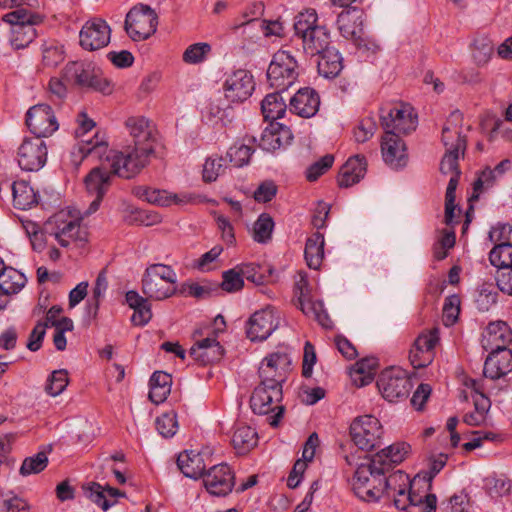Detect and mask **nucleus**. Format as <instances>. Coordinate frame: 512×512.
<instances>
[{
  "instance_id": "f257e3e1",
  "label": "nucleus",
  "mask_w": 512,
  "mask_h": 512,
  "mask_svg": "<svg viewBox=\"0 0 512 512\" xmlns=\"http://www.w3.org/2000/svg\"><path fill=\"white\" fill-rule=\"evenodd\" d=\"M153 153L151 146L142 148L141 146L128 145L123 151L109 150L107 142L96 134L94 138L83 140L73 149L71 161L77 169L86 157H96L101 160L105 156V161L109 163L113 174L130 179L147 166L149 157Z\"/></svg>"
},
{
  "instance_id": "f03ea898",
  "label": "nucleus",
  "mask_w": 512,
  "mask_h": 512,
  "mask_svg": "<svg viewBox=\"0 0 512 512\" xmlns=\"http://www.w3.org/2000/svg\"><path fill=\"white\" fill-rule=\"evenodd\" d=\"M294 36L301 40L303 51L308 56H316L330 47V32L318 24L315 9L299 12L294 18Z\"/></svg>"
},
{
  "instance_id": "7ed1b4c3",
  "label": "nucleus",
  "mask_w": 512,
  "mask_h": 512,
  "mask_svg": "<svg viewBox=\"0 0 512 512\" xmlns=\"http://www.w3.org/2000/svg\"><path fill=\"white\" fill-rule=\"evenodd\" d=\"M487 343H496L501 338L502 345L492 348L484 363V376L492 380L504 377L512 371V350L506 346L510 342V332L504 322L491 323L487 327Z\"/></svg>"
},
{
  "instance_id": "20e7f679",
  "label": "nucleus",
  "mask_w": 512,
  "mask_h": 512,
  "mask_svg": "<svg viewBox=\"0 0 512 512\" xmlns=\"http://www.w3.org/2000/svg\"><path fill=\"white\" fill-rule=\"evenodd\" d=\"M381 464V456H372L369 462L357 467L353 477V490L362 501L378 502L384 496L383 476L387 472Z\"/></svg>"
},
{
  "instance_id": "39448f33",
  "label": "nucleus",
  "mask_w": 512,
  "mask_h": 512,
  "mask_svg": "<svg viewBox=\"0 0 512 512\" xmlns=\"http://www.w3.org/2000/svg\"><path fill=\"white\" fill-rule=\"evenodd\" d=\"M62 78L72 86L109 95L113 91L112 83L102 70L92 63L73 61L65 65Z\"/></svg>"
},
{
  "instance_id": "423d86ee",
  "label": "nucleus",
  "mask_w": 512,
  "mask_h": 512,
  "mask_svg": "<svg viewBox=\"0 0 512 512\" xmlns=\"http://www.w3.org/2000/svg\"><path fill=\"white\" fill-rule=\"evenodd\" d=\"M177 274L168 265H149L142 278V292L150 299L163 300L176 292Z\"/></svg>"
},
{
  "instance_id": "0eeeda50",
  "label": "nucleus",
  "mask_w": 512,
  "mask_h": 512,
  "mask_svg": "<svg viewBox=\"0 0 512 512\" xmlns=\"http://www.w3.org/2000/svg\"><path fill=\"white\" fill-rule=\"evenodd\" d=\"M282 399V386L276 381L261 379V383L254 389L250 397V407L255 414L266 415L277 412L270 417V425L276 427L283 416L284 407L273 406Z\"/></svg>"
},
{
  "instance_id": "6e6552de",
  "label": "nucleus",
  "mask_w": 512,
  "mask_h": 512,
  "mask_svg": "<svg viewBox=\"0 0 512 512\" xmlns=\"http://www.w3.org/2000/svg\"><path fill=\"white\" fill-rule=\"evenodd\" d=\"M3 20L11 24V45L23 49L35 39V25L42 22V17L26 9H17L4 15Z\"/></svg>"
},
{
  "instance_id": "1a4fd4ad",
  "label": "nucleus",
  "mask_w": 512,
  "mask_h": 512,
  "mask_svg": "<svg viewBox=\"0 0 512 512\" xmlns=\"http://www.w3.org/2000/svg\"><path fill=\"white\" fill-rule=\"evenodd\" d=\"M299 76L298 63L288 51H277L267 70L269 86L278 91H286Z\"/></svg>"
},
{
  "instance_id": "9d476101",
  "label": "nucleus",
  "mask_w": 512,
  "mask_h": 512,
  "mask_svg": "<svg viewBox=\"0 0 512 512\" xmlns=\"http://www.w3.org/2000/svg\"><path fill=\"white\" fill-rule=\"evenodd\" d=\"M158 26V15L150 6L137 4L126 14L124 29L133 41H143L152 36Z\"/></svg>"
},
{
  "instance_id": "9b49d317",
  "label": "nucleus",
  "mask_w": 512,
  "mask_h": 512,
  "mask_svg": "<svg viewBox=\"0 0 512 512\" xmlns=\"http://www.w3.org/2000/svg\"><path fill=\"white\" fill-rule=\"evenodd\" d=\"M46 232L54 236L62 247H68L72 243L82 245L87 241V232L81 226L78 219H71L64 213H59L50 218L45 225Z\"/></svg>"
},
{
  "instance_id": "f8f14e48",
  "label": "nucleus",
  "mask_w": 512,
  "mask_h": 512,
  "mask_svg": "<svg viewBox=\"0 0 512 512\" xmlns=\"http://www.w3.org/2000/svg\"><path fill=\"white\" fill-rule=\"evenodd\" d=\"M382 425L372 415L355 418L350 425V436L354 444L361 450L370 451L380 443Z\"/></svg>"
},
{
  "instance_id": "ddd939ff",
  "label": "nucleus",
  "mask_w": 512,
  "mask_h": 512,
  "mask_svg": "<svg viewBox=\"0 0 512 512\" xmlns=\"http://www.w3.org/2000/svg\"><path fill=\"white\" fill-rule=\"evenodd\" d=\"M377 386L386 400L394 402L409 395L412 389V382L406 371L401 368L391 367L380 374Z\"/></svg>"
},
{
  "instance_id": "4468645a",
  "label": "nucleus",
  "mask_w": 512,
  "mask_h": 512,
  "mask_svg": "<svg viewBox=\"0 0 512 512\" xmlns=\"http://www.w3.org/2000/svg\"><path fill=\"white\" fill-rule=\"evenodd\" d=\"M47 146L39 137H26L17 150V162L22 170L39 171L47 162Z\"/></svg>"
},
{
  "instance_id": "2eb2a0df",
  "label": "nucleus",
  "mask_w": 512,
  "mask_h": 512,
  "mask_svg": "<svg viewBox=\"0 0 512 512\" xmlns=\"http://www.w3.org/2000/svg\"><path fill=\"white\" fill-rule=\"evenodd\" d=\"M381 125L385 131H394L396 134H409L417 127V115L409 105H396L387 113L381 109Z\"/></svg>"
},
{
  "instance_id": "dca6fc26",
  "label": "nucleus",
  "mask_w": 512,
  "mask_h": 512,
  "mask_svg": "<svg viewBox=\"0 0 512 512\" xmlns=\"http://www.w3.org/2000/svg\"><path fill=\"white\" fill-rule=\"evenodd\" d=\"M111 38V28L101 18H92L84 23L79 32V44L87 51H96L106 47Z\"/></svg>"
},
{
  "instance_id": "f3484780",
  "label": "nucleus",
  "mask_w": 512,
  "mask_h": 512,
  "mask_svg": "<svg viewBox=\"0 0 512 512\" xmlns=\"http://www.w3.org/2000/svg\"><path fill=\"white\" fill-rule=\"evenodd\" d=\"M26 125L34 137L40 139L51 136L58 130L59 124L53 110L47 104H37L26 113Z\"/></svg>"
},
{
  "instance_id": "a211bd4d",
  "label": "nucleus",
  "mask_w": 512,
  "mask_h": 512,
  "mask_svg": "<svg viewBox=\"0 0 512 512\" xmlns=\"http://www.w3.org/2000/svg\"><path fill=\"white\" fill-rule=\"evenodd\" d=\"M225 98L231 103H243L252 95L255 82L252 74L245 69H238L228 75L224 83Z\"/></svg>"
},
{
  "instance_id": "6ab92c4d",
  "label": "nucleus",
  "mask_w": 512,
  "mask_h": 512,
  "mask_svg": "<svg viewBox=\"0 0 512 512\" xmlns=\"http://www.w3.org/2000/svg\"><path fill=\"white\" fill-rule=\"evenodd\" d=\"M279 324L280 315L278 311L271 306H267L250 317L247 336L252 341L265 340L278 328Z\"/></svg>"
},
{
  "instance_id": "aec40b11",
  "label": "nucleus",
  "mask_w": 512,
  "mask_h": 512,
  "mask_svg": "<svg viewBox=\"0 0 512 512\" xmlns=\"http://www.w3.org/2000/svg\"><path fill=\"white\" fill-rule=\"evenodd\" d=\"M206 490L214 496H226L235 485V475L226 463L211 467L203 476Z\"/></svg>"
},
{
  "instance_id": "412c9836",
  "label": "nucleus",
  "mask_w": 512,
  "mask_h": 512,
  "mask_svg": "<svg viewBox=\"0 0 512 512\" xmlns=\"http://www.w3.org/2000/svg\"><path fill=\"white\" fill-rule=\"evenodd\" d=\"M393 499L394 506L401 511L413 509L412 512H435L437 498L434 494L420 495L413 492L410 487L407 490H399L398 493L388 497Z\"/></svg>"
},
{
  "instance_id": "4be33fe9",
  "label": "nucleus",
  "mask_w": 512,
  "mask_h": 512,
  "mask_svg": "<svg viewBox=\"0 0 512 512\" xmlns=\"http://www.w3.org/2000/svg\"><path fill=\"white\" fill-rule=\"evenodd\" d=\"M463 115L460 111H453L447 118L443 128L441 141L446 151L461 152L464 156L467 147L466 137L462 135Z\"/></svg>"
},
{
  "instance_id": "5701e85b",
  "label": "nucleus",
  "mask_w": 512,
  "mask_h": 512,
  "mask_svg": "<svg viewBox=\"0 0 512 512\" xmlns=\"http://www.w3.org/2000/svg\"><path fill=\"white\" fill-rule=\"evenodd\" d=\"M383 160L390 167L398 169L407 164L406 145L394 131H385L381 142Z\"/></svg>"
},
{
  "instance_id": "b1692460",
  "label": "nucleus",
  "mask_w": 512,
  "mask_h": 512,
  "mask_svg": "<svg viewBox=\"0 0 512 512\" xmlns=\"http://www.w3.org/2000/svg\"><path fill=\"white\" fill-rule=\"evenodd\" d=\"M110 173L100 167L93 168L85 177L87 193L94 197L86 214H92L99 209L100 203L110 186Z\"/></svg>"
},
{
  "instance_id": "393cba45",
  "label": "nucleus",
  "mask_w": 512,
  "mask_h": 512,
  "mask_svg": "<svg viewBox=\"0 0 512 512\" xmlns=\"http://www.w3.org/2000/svg\"><path fill=\"white\" fill-rule=\"evenodd\" d=\"M511 168L512 162L509 159L502 160L493 169L485 167L473 183L470 201L478 200L481 194L492 189Z\"/></svg>"
},
{
  "instance_id": "a878e982",
  "label": "nucleus",
  "mask_w": 512,
  "mask_h": 512,
  "mask_svg": "<svg viewBox=\"0 0 512 512\" xmlns=\"http://www.w3.org/2000/svg\"><path fill=\"white\" fill-rule=\"evenodd\" d=\"M189 353L195 361L207 365L220 361L224 355V348L217 340V333L214 330L213 336L196 340Z\"/></svg>"
},
{
  "instance_id": "bb28decb",
  "label": "nucleus",
  "mask_w": 512,
  "mask_h": 512,
  "mask_svg": "<svg viewBox=\"0 0 512 512\" xmlns=\"http://www.w3.org/2000/svg\"><path fill=\"white\" fill-rule=\"evenodd\" d=\"M125 126L132 137L134 146H141L142 148H149L151 146L154 150L156 130L148 119L142 116L129 117L125 122Z\"/></svg>"
},
{
  "instance_id": "cd10ccee",
  "label": "nucleus",
  "mask_w": 512,
  "mask_h": 512,
  "mask_svg": "<svg viewBox=\"0 0 512 512\" xmlns=\"http://www.w3.org/2000/svg\"><path fill=\"white\" fill-rule=\"evenodd\" d=\"M293 139L291 130L278 122H270L261 134L259 147L273 152L288 146Z\"/></svg>"
},
{
  "instance_id": "c85d7f7f",
  "label": "nucleus",
  "mask_w": 512,
  "mask_h": 512,
  "mask_svg": "<svg viewBox=\"0 0 512 512\" xmlns=\"http://www.w3.org/2000/svg\"><path fill=\"white\" fill-rule=\"evenodd\" d=\"M319 106L320 97L318 93L310 87L299 89L290 99V111L304 118L314 116L319 110Z\"/></svg>"
},
{
  "instance_id": "c756f323",
  "label": "nucleus",
  "mask_w": 512,
  "mask_h": 512,
  "mask_svg": "<svg viewBox=\"0 0 512 512\" xmlns=\"http://www.w3.org/2000/svg\"><path fill=\"white\" fill-rule=\"evenodd\" d=\"M337 27L340 34L347 40L359 39L363 31V12L356 8L343 10L337 17Z\"/></svg>"
},
{
  "instance_id": "7c9ffc66",
  "label": "nucleus",
  "mask_w": 512,
  "mask_h": 512,
  "mask_svg": "<svg viewBox=\"0 0 512 512\" xmlns=\"http://www.w3.org/2000/svg\"><path fill=\"white\" fill-rule=\"evenodd\" d=\"M290 364L288 354L283 352L271 353L261 363L259 375L261 379L273 380L281 384L285 371Z\"/></svg>"
},
{
  "instance_id": "2f4dec72",
  "label": "nucleus",
  "mask_w": 512,
  "mask_h": 512,
  "mask_svg": "<svg viewBox=\"0 0 512 512\" xmlns=\"http://www.w3.org/2000/svg\"><path fill=\"white\" fill-rule=\"evenodd\" d=\"M367 162L364 156L350 157L341 167L337 182L342 188H348L358 183L366 174Z\"/></svg>"
},
{
  "instance_id": "473e14b6",
  "label": "nucleus",
  "mask_w": 512,
  "mask_h": 512,
  "mask_svg": "<svg viewBox=\"0 0 512 512\" xmlns=\"http://www.w3.org/2000/svg\"><path fill=\"white\" fill-rule=\"evenodd\" d=\"M470 382V386L474 391L472 396L474 411L466 413L463 416V422L469 426H479L485 422L491 407V402L487 396L479 391V385L476 380H471Z\"/></svg>"
},
{
  "instance_id": "72a5a7b5",
  "label": "nucleus",
  "mask_w": 512,
  "mask_h": 512,
  "mask_svg": "<svg viewBox=\"0 0 512 512\" xmlns=\"http://www.w3.org/2000/svg\"><path fill=\"white\" fill-rule=\"evenodd\" d=\"M85 491L87 497L103 510L113 506L116 503L117 497L124 496V493L120 492V490L110 486H102L96 482H92L85 487Z\"/></svg>"
},
{
  "instance_id": "f704fd0d",
  "label": "nucleus",
  "mask_w": 512,
  "mask_h": 512,
  "mask_svg": "<svg viewBox=\"0 0 512 512\" xmlns=\"http://www.w3.org/2000/svg\"><path fill=\"white\" fill-rule=\"evenodd\" d=\"M231 441L236 452L244 455L257 445L258 434L254 428L244 423H237Z\"/></svg>"
},
{
  "instance_id": "c9c22d12",
  "label": "nucleus",
  "mask_w": 512,
  "mask_h": 512,
  "mask_svg": "<svg viewBox=\"0 0 512 512\" xmlns=\"http://www.w3.org/2000/svg\"><path fill=\"white\" fill-rule=\"evenodd\" d=\"M317 68L320 75L325 78H335L343 69L342 57L338 50L329 47L324 52L319 53Z\"/></svg>"
},
{
  "instance_id": "e433bc0d",
  "label": "nucleus",
  "mask_w": 512,
  "mask_h": 512,
  "mask_svg": "<svg viewBox=\"0 0 512 512\" xmlns=\"http://www.w3.org/2000/svg\"><path fill=\"white\" fill-rule=\"evenodd\" d=\"M177 466L180 471L189 478L198 479L204 476L205 463L200 453L185 451L177 458Z\"/></svg>"
},
{
  "instance_id": "4c0bfd02",
  "label": "nucleus",
  "mask_w": 512,
  "mask_h": 512,
  "mask_svg": "<svg viewBox=\"0 0 512 512\" xmlns=\"http://www.w3.org/2000/svg\"><path fill=\"white\" fill-rule=\"evenodd\" d=\"M172 377L163 371H156L150 378L149 398L155 404L163 403L171 391Z\"/></svg>"
},
{
  "instance_id": "58836bf2",
  "label": "nucleus",
  "mask_w": 512,
  "mask_h": 512,
  "mask_svg": "<svg viewBox=\"0 0 512 512\" xmlns=\"http://www.w3.org/2000/svg\"><path fill=\"white\" fill-rule=\"evenodd\" d=\"M324 235L320 232L313 233L306 241L305 260L311 269H318L324 258Z\"/></svg>"
},
{
  "instance_id": "ea45409f",
  "label": "nucleus",
  "mask_w": 512,
  "mask_h": 512,
  "mask_svg": "<svg viewBox=\"0 0 512 512\" xmlns=\"http://www.w3.org/2000/svg\"><path fill=\"white\" fill-rule=\"evenodd\" d=\"M410 445L407 443L392 444L377 452L374 456H381V467L388 473L395 465L400 464L409 453Z\"/></svg>"
},
{
  "instance_id": "a19ab883",
  "label": "nucleus",
  "mask_w": 512,
  "mask_h": 512,
  "mask_svg": "<svg viewBox=\"0 0 512 512\" xmlns=\"http://www.w3.org/2000/svg\"><path fill=\"white\" fill-rule=\"evenodd\" d=\"M26 283L23 273L12 267H2L0 271V290L6 295L18 293Z\"/></svg>"
},
{
  "instance_id": "79ce46f5",
  "label": "nucleus",
  "mask_w": 512,
  "mask_h": 512,
  "mask_svg": "<svg viewBox=\"0 0 512 512\" xmlns=\"http://www.w3.org/2000/svg\"><path fill=\"white\" fill-rule=\"evenodd\" d=\"M281 92L275 90L262 100L261 110L265 120L275 122L285 114L287 105L281 96Z\"/></svg>"
},
{
  "instance_id": "37998d69",
  "label": "nucleus",
  "mask_w": 512,
  "mask_h": 512,
  "mask_svg": "<svg viewBox=\"0 0 512 512\" xmlns=\"http://www.w3.org/2000/svg\"><path fill=\"white\" fill-rule=\"evenodd\" d=\"M11 188L16 208L25 210L37 204V194L26 181H15Z\"/></svg>"
},
{
  "instance_id": "c03bdc74",
  "label": "nucleus",
  "mask_w": 512,
  "mask_h": 512,
  "mask_svg": "<svg viewBox=\"0 0 512 512\" xmlns=\"http://www.w3.org/2000/svg\"><path fill=\"white\" fill-rule=\"evenodd\" d=\"M377 359L364 358L354 364L351 376L358 386H365L372 382L377 369Z\"/></svg>"
},
{
  "instance_id": "a18cd8bd",
  "label": "nucleus",
  "mask_w": 512,
  "mask_h": 512,
  "mask_svg": "<svg viewBox=\"0 0 512 512\" xmlns=\"http://www.w3.org/2000/svg\"><path fill=\"white\" fill-rule=\"evenodd\" d=\"M133 193L138 198L151 204L159 206H169L172 204V193H169L166 190H159L147 186H138L133 190Z\"/></svg>"
},
{
  "instance_id": "49530a36",
  "label": "nucleus",
  "mask_w": 512,
  "mask_h": 512,
  "mask_svg": "<svg viewBox=\"0 0 512 512\" xmlns=\"http://www.w3.org/2000/svg\"><path fill=\"white\" fill-rule=\"evenodd\" d=\"M489 261L498 270L512 267V243L496 244L489 253Z\"/></svg>"
},
{
  "instance_id": "de8ad7c7",
  "label": "nucleus",
  "mask_w": 512,
  "mask_h": 512,
  "mask_svg": "<svg viewBox=\"0 0 512 512\" xmlns=\"http://www.w3.org/2000/svg\"><path fill=\"white\" fill-rule=\"evenodd\" d=\"M410 486V478L403 471L398 470L388 477L383 476L384 496L387 498L398 493L399 490H407Z\"/></svg>"
},
{
  "instance_id": "09e8293b",
  "label": "nucleus",
  "mask_w": 512,
  "mask_h": 512,
  "mask_svg": "<svg viewBox=\"0 0 512 512\" xmlns=\"http://www.w3.org/2000/svg\"><path fill=\"white\" fill-rule=\"evenodd\" d=\"M254 151L252 145L236 142L228 149L226 156L234 167L241 168L249 164Z\"/></svg>"
},
{
  "instance_id": "8fccbe9b",
  "label": "nucleus",
  "mask_w": 512,
  "mask_h": 512,
  "mask_svg": "<svg viewBox=\"0 0 512 512\" xmlns=\"http://www.w3.org/2000/svg\"><path fill=\"white\" fill-rule=\"evenodd\" d=\"M274 221L267 213H262L255 221L253 226V239L258 243H267L272 238Z\"/></svg>"
},
{
  "instance_id": "3c124183",
  "label": "nucleus",
  "mask_w": 512,
  "mask_h": 512,
  "mask_svg": "<svg viewBox=\"0 0 512 512\" xmlns=\"http://www.w3.org/2000/svg\"><path fill=\"white\" fill-rule=\"evenodd\" d=\"M48 465V457L46 452L40 451L37 454L26 457L20 467L19 473L22 476L38 474L42 472Z\"/></svg>"
},
{
  "instance_id": "603ef678",
  "label": "nucleus",
  "mask_w": 512,
  "mask_h": 512,
  "mask_svg": "<svg viewBox=\"0 0 512 512\" xmlns=\"http://www.w3.org/2000/svg\"><path fill=\"white\" fill-rule=\"evenodd\" d=\"M241 272L243 279L246 278L256 285H263L271 276L272 269L258 264H245L241 267Z\"/></svg>"
},
{
  "instance_id": "864d4df0",
  "label": "nucleus",
  "mask_w": 512,
  "mask_h": 512,
  "mask_svg": "<svg viewBox=\"0 0 512 512\" xmlns=\"http://www.w3.org/2000/svg\"><path fill=\"white\" fill-rule=\"evenodd\" d=\"M69 383L68 372L64 369L55 370L47 379L45 392L50 396L60 395Z\"/></svg>"
},
{
  "instance_id": "5fc2aeb1",
  "label": "nucleus",
  "mask_w": 512,
  "mask_h": 512,
  "mask_svg": "<svg viewBox=\"0 0 512 512\" xmlns=\"http://www.w3.org/2000/svg\"><path fill=\"white\" fill-rule=\"evenodd\" d=\"M211 50V45L208 43H195L186 48L182 59L187 64H199L206 60L207 56L211 53Z\"/></svg>"
},
{
  "instance_id": "6e6d98bb",
  "label": "nucleus",
  "mask_w": 512,
  "mask_h": 512,
  "mask_svg": "<svg viewBox=\"0 0 512 512\" xmlns=\"http://www.w3.org/2000/svg\"><path fill=\"white\" fill-rule=\"evenodd\" d=\"M222 282L216 284L217 289L220 287L223 291L228 293H234L240 291L244 286V280L241 272V268H233L223 272Z\"/></svg>"
},
{
  "instance_id": "4d7b16f0",
  "label": "nucleus",
  "mask_w": 512,
  "mask_h": 512,
  "mask_svg": "<svg viewBox=\"0 0 512 512\" xmlns=\"http://www.w3.org/2000/svg\"><path fill=\"white\" fill-rule=\"evenodd\" d=\"M498 293L493 284L484 283L478 290V295L475 299L479 311L486 312L497 302Z\"/></svg>"
},
{
  "instance_id": "13d9d810",
  "label": "nucleus",
  "mask_w": 512,
  "mask_h": 512,
  "mask_svg": "<svg viewBox=\"0 0 512 512\" xmlns=\"http://www.w3.org/2000/svg\"><path fill=\"white\" fill-rule=\"evenodd\" d=\"M225 159L221 156L209 157L203 166V180L214 182L225 171Z\"/></svg>"
},
{
  "instance_id": "bf43d9fd",
  "label": "nucleus",
  "mask_w": 512,
  "mask_h": 512,
  "mask_svg": "<svg viewBox=\"0 0 512 512\" xmlns=\"http://www.w3.org/2000/svg\"><path fill=\"white\" fill-rule=\"evenodd\" d=\"M156 429L163 437L168 438L175 435L178 429L176 413L171 411L156 418Z\"/></svg>"
},
{
  "instance_id": "052dcab7",
  "label": "nucleus",
  "mask_w": 512,
  "mask_h": 512,
  "mask_svg": "<svg viewBox=\"0 0 512 512\" xmlns=\"http://www.w3.org/2000/svg\"><path fill=\"white\" fill-rule=\"evenodd\" d=\"M258 24L262 29L265 36H282L284 33V27L279 21H266L259 20L257 17L247 20L246 22L236 26L240 28L243 26H250Z\"/></svg>"
},
{
  "instance_id": "680f3d73",
  "label": "nucleus",
  "mask_w": 512,
  "mask_h": 512,
  "mask_svg": "<svg viewBox=\"0 0 512 512\" xmlns=\"http://www.w3.org/2000/svg\"><path fill=\"white\" fill-rule=\"evenodd\" d=\"M334 163V156L332 154H326L318 161L309 166L306 172V178L309 181H316L321 175H323Z\"/></svg>"
},
{
  "instance_id": "e2e57ef3",
  "label": "nucleus",
  "mask_w": 512,
  "mask_h": 512,
  "mask_svg": "<svg viewBox=\"0 0 512 512\" xmlns=\"http://www.w3.org/2000/svg\"><path fill=\"white\" fill-rule=\"evenodd\" d=\"M460 312V299L457 295L446 298L443 306V321L446 326L453 325Z\"/></svg>"
},
{
  "instance_id": "0e129e2a",
  "label": "nucleus",
  "mask_w": 512,
  "mask_h": 512,
  "mask_svg": "<svg viewBox=\"0 0 512 512\" xmlns=\"http://www.w3.org/2000/svg\"><path fill=\"white\" fill-rule=\"evenodd\" d=\"M377 129L376 122L372 117H366L360 121L354 130V137L358 143H364L369 140Z\"/></svg>"
},
{
  "instance_id": "69168bd1",
  "label": "nucleus",
  "mask_w": 512,
  "mask_h": 512,
  "mask_svg": "<svg viewBox=\"0 0 512 512\" xmlns=\"http://www.w3.org/2000/svg\"><path fill=\"white\" fill-rule=\"evenodd\" d=\"M435 352H428L413 345L409 353V359L414 368H424L432 363Z\"/></svg>"
},
{
  "instance_id": "338daca9",
  "label": "nucleus",
  "mask_w": 512,
  "mask_h": 512,
  "mask_svg": "<svg viewBox=\"0 0 512 512\" xmlns=\"http://www.w3.org/2000/svg\"><path fill=\"white\" fill-rule=\"evenodd\" d=\"M461 152L446 151L440 162L439 170L444 175H454L456 172H461L458 165Z\"/></svg>"
},
{
  "instance_id": "774afa93",
  "label": "nucleus",
  "mask_w": 512,
  "mask_h": 512,
  "mask_svg": "<svg viewBox=\"0 0 512 512\" xmlns=\"http://www.w3.org/2000/svg\"><path fill=\"white\" fill-rule=\"evenodd\" d=\"M495 278L499 290L512 295V267L497 270Z\"/></svg>"
}]
</instances>
